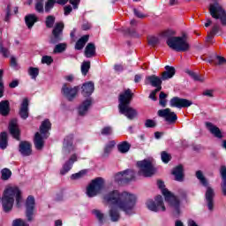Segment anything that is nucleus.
I'll list each match as a JSON object with an SVG mask.
<instances>
[{"label":"nucleus","instance_id":"3","mask_svg":"<svg viewBox=\"0 0 226 226\" xmlns=\"http://www.w3.org/2000/svg\"><path fill=\"white\" fill-rule=\"evenodd\" d=\"M157 186L162 191V193L164 196L166 202H168V204H170V206L173 207L174 215L177 217L179 216V215L181 214V210L179 209V200L177 199V197L174 196V194H172L170 191L165 188V184L162 181L158 180Z\"/></svg>","mask_w":226,"mask_h":226},{"label":"nucleus","instance_id":"12","mask_svg":"<svg viewBox=\"0 0 226 226\" xmlns=\"http://www.w3.org/2000/svg\"><path fill=\"white\" fill-rule=\"evenodd\" d=\"M64 29V22H57L52 30V36L50 38V43H59L63 40V31Z\"/></svg>","mask_w":226,"mask_h":226},{"label":"nucleus","instance_id":"31","mask_svg":"<svg viewBox=\"0 0 226 226\" xmlns=\"http://www.w3.org/2000/svg\"><path fill=\"white\" fill-rule=\"evenodd\" d=\"M219 31L220 26L218 25H214L212 29L207 33L206 40L207 43H213V38H215V35H216Z\"/></svg>","mask_w":226,"mask_h":226},{"label":"nucleus","instance_id":"22","mask_svg":"<svg viewBox=\"0 0 226 226\" xmlns=\"http://www.w3.org/2000/svg\"><path fill=\"white\" fill-rule=\"evenodd\" d=\"M75 162H77V155L76 154H72L71 156V158L69 159V161H67L63 165V168L60 170V174L62 176H64V174H68V172H70V170H72V167H73V163H75Z\"/></svg>","mask_w":226,"mask_h":226},{"label":"nucleus","instance_id":"35","mask_svg":"<svg viewBox=\"0 0 226 226\" xmlns=\"http://www.w3.org/2000/svg\"><path fill=\"white\" fill-rule=\"evenodd\" d=\"M109 215L111 222H119L121 218V215L119 214V211L114 207L109 209Z\"/></svg>","mask_w":226,"mask_h":226},{"label":"nucleus","instance_id":"36","mask_svg":"<svg viewBox=\"0 0 226 226\" xmlns=\"http://www.w3.org/2000/svg\"><path fill=\"white\" fill-rule=\"evenodd\" d=\"M68 1L70 4H72L74 10H77L79 8V4H80V0H57V4L64 6Z\"/></svg>","mask_w":226,"mask_h":226},{"label":"nucleus","instance_id":"50","mask_svg":"<svg viewBox=\"0 0 226 226\" xmlns=\"http://www.w3.org/2000/svg\"><path fill=\"white\" fill-rule=\"evenodd\" d=\"M114 149V143H108L104 147V156H109L110 153H112V150Z\"/></svg>","mask_w":226,"mask_h":226},{"label":"nucleus","instance_id":"14","mask_svg":"<svg viewBox=\"0 0 226 226\" xmlns=\"http://www.w3.org/2000/svg\"><path fill=\"white\" fill-rule=\"evenodd\" d=\"M170 107H176L177 109H188L192 107L193 102L188 99H183L179 97H173L170 101Z\"/></svg>","mask_w":226,"mask_h":226},{"label":"nucleus","instance_id":"46","mask_svg":"<svg viewBox=\"0 0 226 226\" xmlns=\"http://www.w3.org/2000/svg\"><path fill=\"white\" fill-rule=\"evenodd\" d=\"M196 177L199 179L201 185H203V186H207V180H206V177L201 170L196 171Z\"/></svg>","mask_w":226,"mask_h":226},{"label":"nucleus","instance_id":"38","mask_svg":"<svg viewBox=\"0 0 226 226\" xmlns=\"http://www.w3.org/2000/svg\"><path fill=\"white\" fill-rule=\"evenodd\" d=\"M92 213L97 218L99 223H105V214H103L101 210L96 209L93 210Z\"/></svg>","mask_w":226,"mask_h":226},{"label":"nucleus","instance_id":"52","mask_svg":"<svg viewBox=\"0 0 226 226\" xmlns=\"http://www.w3.org/2000/svg\"><path fill=\"white\" fill-rule=\"evenodd\" d=\"M35 11H37V13H43V11H45L43 1H38L35 3Z\"/></svg>","mask_w":226,"mask_h":226},{"label":"nucleus","instance_id":"23","mask_svg":"<svg viewBox=\"0 0 226 226\" xmlns=\"http://www.w3.org/2000/svg\"><path fill=\"white\" fill-rule=\"evenodd\" d=\"M81 94L85 97L91 96L94 93V83L93 81H87L81 87Z\"/></svg>","mask_w":226,"mask_h":226},{"label":"nucleus","instance_id":"9","mask_svg":"<svg viewBox=\"0 0 226 226\" xmlns=\"http://www.w3.org/2000/svg\"><path fill=\"white\" fill-rule=\"evenodd\" d=\"M133 96H135V94L132 92V89L127 88L124 90L118 96V109H124V107L130 106Z\"/></svg>","mask_w":226,"mask_h":226},{"label":"nucleus","instance_id":"17","mask_svg":"<svg viewBox=\"0 0 226 226\" xmlns=\"http://www.w3.org/2000/svg\"><path fill=\"white\" fill-rule=\"evenodd\" d=\"M8 128L13 139H16V140H20V129H19V122L16 118L10 121Z\"/></svg>","mask_w":226,"mask_h":226},{"label":"nucleus","instance_id":"48","mask_svg":"<svg viewBox=\"0 0 226 226\" xmlns=\"http://www.w3.org/2000/svg\"><path fill=\"white\" fill-rule=\"evenodd\" d=\"M11 177V170L9 169L2 170V179L3 181H8Z\"/></svg>","mask_w":226,"mask_h":226},{"label":"nucleus","instance_id":"60","mask_svg":"<svg viewBox=\"0 0 226 226\" xmlns=\"http://www.w3.org/2000/svg\"><path fill=\"white\" fill-rule=\"evenodd\" d=\"M102 135H110L112 133V128L107 126L104 127L102 132H101Z\"/></svg>","mask_w":226,"mask_h":226},{"label":"nucleus","instance_id":"27","mask_svg":"<svg viewBox=\"0 0 226 226\" xmlns=\"http://www.w3.org/2000/svg\"><path fill=\"white\" fill-rule=\"evenodd\" d=\"M10 102L9 101H2L0 102V116L6 117V116L10 115Z\"/></svg>","mask_w":226,"mask_h":226},{"label":"nucleus","instance_id":"51","mask_svg":"<svg viewBox=\"0 0 226 226\" xmlns=\"http://www.w3.org/2000/svg\"><path fill=\"white\" fill-rule=\"evenodd\" d=\"M4 71L0 69V98L4 94V83L3 82Z\"/></svg>","mask_w":226,"mask_h":226},{"label":"nucleus","instance_id":"41","mask_svg":"<svg viewBox=\"0 0 226 226\" xmlns=\"http://www.w3.org/2000/svg\"><path fill=\"white\" fill-rule=\"evenodd\" d=\"M91 69V62L90 61H85L81 64V73L86 77L87 73L89 72V70Z\"/></svg>","mask_w":226,"mask_h":226},{"label":"nucleus","instance_id":"58","mask_svg":"<svg viewBox=\"0 0 226 226\" xmlns=\"http://www.w3.org/2000/svg\"><path fill=\"white\" fill-rule=\"evenodd\" d=\"M145 126L146 128H154V126H156V122L152 119H147L145 122Z\"/></svg>","mask_w":226,"mask_h":226},{"label":"nucleus","instance_id":"16","mask_svg":"<svg viewBox=\"0 0 226 226\" xmlns=\"http://www.w3.org/2000/svg\"><path fill=\"white\" fill-rule=\"evenodd\" d=\"M162 78L152 74L150 76H147L145 78V84L146 86H152V87H155V89H161L162 90Z\"/></svg>","mask_w":226,"mask_h":226},{"label":"nucleus","instance_id":"45","mask_svg":"<svg viewBox=\"0 0 226 226\" xmlns=\"http://www.w3.org/2000/svg\"><path fill=\"white\" fill-rule=\"evenodd\" d=\"M66 43H59L56 44L54 48V54H61V52H64V50H66Z\"/></svg>","mask_w":226,"mask_h":226},{"label":"nucleus","instance_id":"1","mask_svg":"<svg viewBox=\"0 0 226 226\" xmlns=\"http://www.w3.org/2000/svg\"><path fill=\"white\" fill-rule=\"evenodd\" d=\"M104 202L124 211L125 215L133 214V208L137 204V196L128 192H120L117 190L106 193L103 197Z\"/></svg>","mask_w":226,"mask_h":226},{"label":"nucleus","instance_id":"10","mask_svg":"<svg viewBox=\"0 0 226 226\" xmlns=\"http://www.w3.org/2000/svg\"><path fill=\"white\" fill-rule=\"evenodd\" d=\"M147 207L150 211H154V213H158L160 211H165V205H163V198L162 195H158L155 197V201L153 200H148L147 201Z\"/></svg>","mask_w":226,"mask_h":226},{"label":"nucleus","instance_id":"20","mask_svg":"<svg viewBox=\"0 0 226 226\" xmlns=\"http://www.w3.org/2000/svg\"><path fill=\"white\" fill-rule=\"evenodd\" d=\"M19 117L21 119H26L29 117V100L27 98H24L20 108H19Z\"/></svg>","mask_w":226,"mask_h":226},{"label":"nucleus","instance_id":"21","mask_svg":"<svg viewBox=\"0 0 226 226\" xmlns=\"http://www.w3.org/2000/svg\"><path fill=\"white\" fill-rule=\"evenodd\" d=\"M118 109H119L120 114H123L124 116L128 117V119H135V117H137V114H138L137 109L130 106H124V109L123 108H118Z\"/></svg>","mask_w":226,"mask_h":226},{"label":"nucleus","instance_id":"47","mask_svg":"<svg viewBox=\"0 0 226 226\" xmlns=\"http://www.w3.org/2000/svg\"><path fill=\"white\" fill-rule=\"evenodd\" d=\"M75 149V147L73 146V143L72 142H65L64 143V148L63 151L64 153H72Z\"/></svg>","mask_w":226,"mask_h":226},{"label":"nucleus","instance_id":"40","mask_svg":"<svg viewBox=\"0 0 226 226\" xmlns=\"http://www.w3.org/2000/svg\"><path fill=\"white\" fill-rule=\"evenodd\" d=\"M56 3L57 4V0H48L45 3V6H44L45 13H49L52 11V8H54Z\"/></svg>","mask_w":226,"mask_h":226},{"label":"nucleus","instance_id":"2","mask_svg":"<svg viewBox=\"0 0 226 226\" xmlns=\"http://www.w3.org/2000/svg\"><path fill=\"white\" fill-rule=\"evenodd\" d=\"M15 199L18 207H20V202H22V192L20 189L15 185H7L2 197V206L4 213H10L13 209Z\"/></svg>","mask_w":226,"mask_h":226},{"label":"nucleus","instance_id":"55","mask_svg":"<svg viewBox=\"0 0 226 226\" xmlns=\"http://www.w3.org/2000/svg\"><path fill=\"white\" fill-rule=\"evenodd\" d=\"M12 226H29L24 220L22 219H16L12 222Z\"/></svg>","mask_w":226,"mask_h":226},{"label":"nucleus","instance_id":"49","mask_svg":"<svg viewBox=\"0 0 226 226\" xmlns=\"http://www.w3.org/2000/svg\"><path fill=\"white\" fill-rule=\"evenodd\" d=\"M161 158H162V162H163V163H169V162L170 160H172V156L170 155V154L163 151L161 153Z\"/></svg>","mask_w":226,"mask_h":226},{"label":"nucleus","instance_id":"57","mask_svg":"<svg viewBox=\"0 0 226 226\" xmlns=\"http://www.w3.org/2000/svg\"><path fill=\"white\" fill-rule=\"evenodd\" d=\"M86 175V170H81L78 173L72 174L71 179H80V177H84Z\"/></svg>","mask_w":226,"mask_h":226},{"label":"nucleus","instance_id":"4","mask_svg":"<svg viewBox=\"0 0 226 226\" xmlns=\"http://www.w3.org/2000/svg\"><path fill=\"white\" fill-rule=\"evenodd\" d=\"M167 45L176 52H188L190 44L185 37H170L167 40Z\"/></svg>","mask_w":226,"mask_h":226},{"label":"nucleus","instance_id":"54","mask_svg":"<svg viewBox=\"0 0 226 226\" xmlns=\"http://www.w3.org/2000/svg\"><path fill=\"white\" fill-rule=\"evenodd\" d=\"M41 63L42 64H48V66H50V64L54 63V58H52L50 56H44L41 58Z\"/></svg>","mask_w":226,"mask_h":226},{"label":"nucleus","instance_id":"7","mask_svg":"<svg viewBox=\"0 0 226 226\" xmlns=\"http://www.w3.org/2000/svg\"><path fill=\"white\" fill-rule=\"evenodd\" d=\"M208 10L213 19L221 20V24H222V26H226V12L220 4H211Z\"/></svg>","mask_w":226,"mask_h":226},{"label":"nucleus","instance_id":"34","mask_svg":"<svg viewBox=\"0 0 226 226\" xmlns=\"http://www.w3.org/2000/svg\"><path fill=\"white\" fill-rule=\"evenodd\" d=\"M220 172H221V176L222 177V183L221 185L222 190V193H223V195L226 196V167L225 166H222L221 170H220Z\"/></svg>","mask_w":226,"mask_h":226},{"label":"nucleus","instance_id":"64","mask_svg":"<svg viewBox=\"0 0 226 226\" xmlns=\"http://www.w3.org/2000/svg\"><path fill=\"white\" fill-rule=\"evenodd\" d=\"M34 146L38 151H41V149H43L44 143L43 142H35Z\"/></svg>","mask_w":226,"mask_h":226},{"label":"nucleus","instance_id":"61","mask_svg":"<svg viewBox=\"0 0 226 226\" xmlns=\"http://www.w3.org/2000/svg\"><path fill=\"white\" fill-rule=\"evenodd\" d=\"M133 11H134V15L138 17V19H146V17H147V15L142 14V12H140V11L137 9H134Z\"/></svg>","mask_w":226,"mask_h":226},{"label":"nucleus","instance_id":"19","mask_svg":"<svg viewBox=\"0 0 226 226\" xmlns=\"http://www.w3.org/2000/svg\"><path fill=\"white\" fill-rule=\"evenodd\" d=\"M19 152L21 156H31L33 154V147L29 142H20L19 145Z\"/></svg>","mask_w":226,"mask_h":226},{"label":"nucleus","instance_id":"28","mask_svg":"<svg viewBox=\"0 0 226 226\" xmlns=\"http://www.w3.org/2000/svg\"><path fill=\"white\" fill-rule=\"evenodd\" d=\"M89 107H91V99H87L80 104V106L78 108L79 115L84 116L85 114H87Z\"/></svg>","mask_w":226,"mask_h":226},{"label":"nucleus","instance_id":"11","mask_svg":"<svg viewBox=\"0 0 226 226\" xmlns=\"http://www.w3.org/2000/svg\"><path fill=\"white\" fill-rule=\"evenodd\" d=\"M79 86L72 87L67 83H64L62 87V94L68 102H73L77 98V94H79Z\"/></svg>","mask_w":226,"mask_h":226},{"label":"nucleus","instance_id":"59","mask_svg":"<svg viewBox=\"0 0 226 226\" xmlns=\"http://www.w3.org/2000/svg\"><path fill=\"white\" fill-rule=\"evenodd\" d=\"M0 142H8V132H3L0 133Z\"/></svg>","mask_w":226,"mask_h":226},{"label":"nucleus","instance_id":"6","mask_svg":"<svg viewBox=\"0 0 226 226\" xmlns=\"http://www.w3.org/2000/svg\"><path fill=\"white\" fill-rule=\"evenodd\" d=\"M50 130H52V124L50 120L45 119L42 121L40 126V132H36L34 135V142H43L45 139H49L50 135Z\"/></svg>","mask_w":226,"mask_h":226},{"label":"nucleus","instance_id":"62","mask_svg":"<svg viewBox=\"0 0 226 226\" xmlns=\"http://www.w3.org/2000/svg\"><path fill=\"white\" fill-rule=\"evenodd\" d=\"M64 15L68 16L70 13H72V11H73V8H72V5H66L64 8Z\"/></svg>","mask_w":226,"mask_h":226},{"label":"nucleus","instance_id":"13","mask_svg":"<svg viewBox=\"0 0 226 226\" xmlns=\"http://www.w3.org/2000/svg\"><path fill=\"white\" fill-rule=\"evenodd\" d=\"M135 178V171L133 170H126L124 171L119 172L115 176V181L117 183H128V181H132V179Z\"/></svg>","mask_w":226,"mask_h":226},{"label":"nucleus","instance_id":"25","mask_svg":"<svg viewBox=\"0 0 226 226\" xmlns=\"http://www.w3.org/2000/svg\"><path fill=\"white\" fill-rule=\"evenodd\" d=\"M206 126L214 137H216L217 139H222L223 137V135L222 134V131H220V128L213 124V123L207 122Z\"/></svg>","mask_w":226,"mask_h":226},{"label":"nucleus","instance_id":"15","mask_svg":"<svg viewBox=\"0 0 226 226\" xmlns=\"http://www.w3.org/2000/svg\"><path fill=\"white\" fill-rule=\"evenodd\" d=\"M159 117H163L167 123H176L177 121V115L170 111V109H159L157 112Z\"/></svg>","mask_w":226,"mask_h":226},{"label":"nucleus","instance_id":"30","mask_svg":"<svg viewBox=\"0 0 226 226\" xmlns=\"http://www.w3.org/2000/svg\"><path fill=\"white\" fill-rule=\"evenodd\" d=\"M38 21L36 14H28L25 17V22L28 29H31L34 24Z\"/></svg>","mask_w":226,"mask_h":226},{"label":"nucleus","instance_id":"5","mask_svg":"<svg viewBox=\"0 0 226 226\" xmlns=\"http://www.w3.org/2000/svg\"><path fill=\"white\" fill-rule=\"evenodd\" d=\"M153 162V159H145L137 162V166L139 169V176H144V177H151V176L154 174L155 170Z\"/></svg>","mask_w":226,"mask_h":226},{"label":"nucleus","instance_id":"18","mask_svg":"<svg viewBox=\"0 0 226 226\" xmlns=\"http://www.w3.org/2000/svg\"><path fill=\"white\" fill-rule=\"evenodd\" d=\"M26 218L28 222L33 220V215H34V197L28 196L26 203Z\"/></svg>","mask_w":226,"mask_h":226},{"label":"nucleus","instance_id":"42","mask_svg":"<svg viewBox=\"0 0 226 226\" xmlns=\"http://www.w3.org/2000/svg\"><path fill=\"white\" fill-rule=\"evenodd\" d=\"M210 64L216 66L218 64H223L226 63L225 57L217 56L215 59L209 60Z\"/></svg>","mask_w":226,"mask_h":226},{"label":"nucleus","instance_id":"37","mask_svg":"<svg viewBox=\"0 0 226 226\" xmlns=\"http://www.w3.org/2000/svg\"><path fill=\"white\" fill-rule=\"evenodd\" d=\"M130 147H132V145L128 142H122L117 145V149L119 153L122 154L128 153V151H130Z\"/></svg>","mask_w":226,"mask_h":226},{"label":"nucleus","instance_id":"24","mask_svg":"<svg viewBox=\"0 0 226 226\" xmlns=\"http://www.w3.org/2000/svg\"><path fill=\"white\" fill-rule=\"evenodd\" d=\"M174 75H176V68H174L173 66L166 65L165 71L161 74V79L162 81L169 80V79H172Z\"/></svg>","mask_w":226,"mask_h":226},{"label":"nucleus","instance_id":"29","mask_svg":"<svg viewBox=\"0 0 226 226\" xmlns=\"http://www.w3.org/2000/svg\"><path fill=\"white\" fill-rule=\"evenodd\" d=\"M85 56L87 58L94 57L96 56V46L94 43H88L85 49Z\"/></svg>","mask_w":226,"mask_h":226},{"label":"nucleus","instance_id":"33","mask_svg":"<svg viewBox=\"0 0 226 226\" xmlns=\"http://www.w3.org/2000/svg\"><path fill=\"white\" fill-rule=\"evenodd\" d=\"M173 176H175V180L176 181H183V165H178L177 166L173 171H172Z\"/></svg>","mask_w":226,"mask_h":226},{"label":"nucleus","instance_id":"8","mask_svg":"<svg viewBox=\"0 0 226 226\" xmlns=\"http://www.w3.org/2000/svg\"><path fill=\"white\" fill-rule=\"evenodd\" d=\"M103 179L102 177L95 178L87 188V195L88 197H96L102 190H103Z\"/></svg>","mask_w":226,"mask_h":226},{"label":"nucleus","instance_id":"26","mask_svg":"<svg viewBox=\"0 0 226 226\" xmlns=\"http://www.w3.org/2000/svg\"><path fill=\"white\" fill-rule=\"evenodd\" d=\"M215 197V191L211 187H207L206 192V200L207 203V207L209 211H213L214 203H213V198Z\"/></svg>","mask_w":226,"mask_h":226},{"label":"nucleus","instance_id":"39","mask_svg":"<svg viewBox=\"0 0 226 226\" xmlns=\"http://www.w3.org/2000/svg\"><path fill=\"white\" fill-rule=\"evenodd\" d=\"M185 73H187V75H189L191 79L196 82H204V78L195 73L193 71L188 70L185 72Z\"/></svg>","mask_w":226,"mask_h":226},{"label":"nucleus","instance_id":"32","mask_svg":"<svg viewBox=\"0 0 226 226\" xmlns=\"http://www.w3.org/2000/svg\"><path fill=\"white\" fill-rule=\"evenodd\" d=\"M87 41H89V35L87 34L83 35L81 38H79L75 44L76 50H82V49L86 47V43Z\"/></svg>","mask_w":226,"mask_h":226},{"label":"nucleus","instance_id":"44","mask_svg":"<svg viewBox=\"0 0 226 226\" xmlns=\"http://www.w3.org/2000/svg\"><path fill=\"white\" fill-rule=\"evenodd\" d=\"M28 74L30 75L31 79H33L34 80H36V77L40 75V69L36 67H29Z\"/></svg>","mask_w":226,"mask_h":226},{"label":"nucleus","instance_id":"53","mask_svg":"<svg viewBox=\"0 0 226 226\" xmlns=\"http://www.w3.org/2000/svg\"><path fill=\"white\" fill-rule=\"evenodd\" d=\"M148 45L151 47H154L157 43L160 42V40L156 36H149L147 37Z\"/></svg>","mask_w":226,"mask_h":226},{"label":"nucleus","instance_id":"43","mask_svg":"<svg viewBox=\"0 0 226 226\" xmlns=\"http://www.w3.org/2000/svg\"><path fill=\"white\" fill-rule=\"evenodd\" d=\"M55 23H56V17H54L52 15L47 16L45 24H46V27H48V29H51V27H54Z\"/></svg>","mask_w":226,"mask_h":226},{"label":"nucleus","instance_id":"63","mask_svg":"<svg viewBox=\"0 0 226 226\" xmlns=\"http://www.w3.org/2000/svg\"><path fill=\"white\" fill-rule=\"evenodd\" d=\"M10 65H11L12 68H17L18 64H17V58H15V56H11Z\"/></svg>","mask_w":226,"mask_h":226},{"label":"nucleus","instance_id":"56","mask_svg":"<svg viewBox=\"0 0 226 226\" xmlns=\"http://www.w3.org/2000/svg\"><path fill=\"white\" fill-rule=\"evenodd\" d=\"M160 91H162L160 88H155L154 90H153L149 94L150 100L156 102V100H158V98H156V94L160 93Z\"/></svg>","mask_w":226,"mask_h":226}]
</instances>
